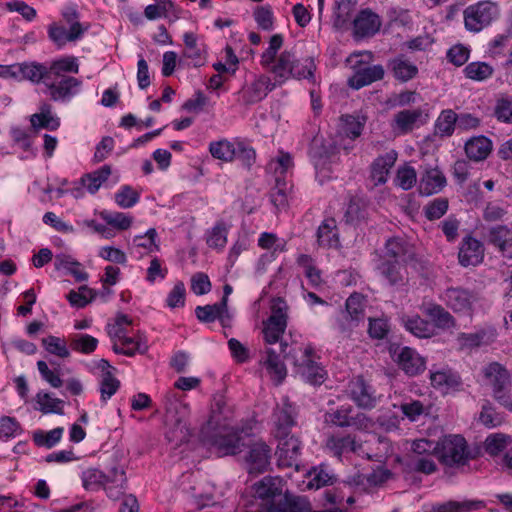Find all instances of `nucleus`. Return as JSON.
Returning a JSON list of instances; mask_svg holds the SVG:
<instances>
[{
  "label": "nucleus",
  "instance_id": "obj_34",
  "mask_svg": "<svg viewBox=\"0 0 512 512\" xmlns=\"http://www.w3.org/2000/svg\"><path fill=\"white\" fill-rule=\"evenodd\" d=\"M457 119L454 110H442L434 123V134L440 138L451 137L457 129Z\"/></svg>",
  "mask_w": 512,
  "mask_h": 512
},
{
  "label": "nucleus",
  "instance_id": "obj_12",
  "mask_svg": "<svg viewBox=\"0 0 512 512\" xmlns=\"http://www.w3.org/2000/svg\"><path fill=\"white\" fill-rule=\"evenodd\" d=\"M164 408L167 417L175 422L179 430L180 441L186 440L190 436V429L186 422L190 411L188 404L183 403L175 394L169 392L164 397Z\"/></svg>",
  "mask_w": 512,
  "mask_h": 512
},
{
  "label": "nucleus",
  "instance_id": "obj_2",
  "mask_svg": "<svg viewBox=\"0 0 512 512\" xmlns=\"http://www.w3.org/2000/svg\"><path fill=\"white\" fill-rule=\"evenodd\" d=\"M83 487L96 491L103 488L109 498L119 499L126 490L127 478L123 467L113 466L107 473L96 468H88L81 475Z\"/></svg>",
  "mask_w": 512,
  "mask_h": 512
},
{
  "label": "nucleus",
  "instance_id": "obj_15",
  "mask_svg": "<svg viewBox=\"0 0 512 512\" xmlns=\"http://www.w3.org/2000/svg\"><path fill=\"white\" fill-rule=\"evenodd\" d=\"M277 465L279 467H295L299 469V457L301 454V442L294 436L278 439Z\"/></svg>",
  "mask_w": 512,
  "mask_h": 512
},
{
  "label": "nucleus",
  "instance_id": "obj_37",
  "mask_svg": "<svg viewBox=\"0 0 512 512\" xmlns=\"http://www.w3.org/2000/svg\"><path fill=\"white\" fill-rule=\"evenodd\" d=\"M47 66L50 79L67 76V73L77 74L79 72V63L74 56L61 57Z\"/></svg>",
  "mask_w": 512,
  "mask_h": 512
},
{
  "label": "nucleus",
  "instance_id": "obj_1",
  "mask_svg": "<svg viewBox=\"0 0 512 512\" xmlns=\"http://www.w3.org/2000/svg\"><path fill=\"white\" fill-rule=\"evenodd\" d=\"M201 441L210 449H214L219 457L236 455L244 446L240 434L226 425H219L213 410L211 417L200 430Z\"/></svg>",
  "mask_w": 512,
  "mask_h": 512
},
{
  "label": "nucleus",
  "instance_id": "obj_59",
  "mask_svg": "<svg viewBox=\"0 0 512 512\" xmlns=\"http://www.w3.org/2000/svg\"><path fill=\"white\" fill-rule=\"evenodd\" d=\"M42 344L50 354L56 355L60 358H67L70 356V352L64 339L50 335L42 339Z\"/></svg>",
  "mask_w": 512,
  "mask_h": 512
},
{
  "label": "nucleus",
  "instance_id": "obj_11",
  "mask_svg": "<svg viewBox=\"0 0 512 512\" xmlns=\"http://www.w3.org/2000/svg\"><path fill=\"white\" fill-rule=\"evenodd\" d=\"M82 81L73 76L52 78L45 82L46 94L53 102L68 103L82 89Z\"/></svg>",
  "mask_w": 512,
  "mask_h": 512
},
{
  "label": "nucleus",
  "instance_id": "obj_7",
  "mask_svg": "<svg viewBox=\"0 0 512 512\" xmlns=\"http://www.w3.org/2000/svg\"><path fill=\"white\" fill-rule=\"evenodd\" d=\"M364 303L360 294L350 295L345 303V309L340 311L336 319L335 329L343 335L350 333L364 321Z\"/></svg>",
  "mask_w": 512,
  "mask_h": 512
},
{
  "label": "nucleus",
  "instance_id": "obj_61",
  "mask_svg": "<svg viewBox=\"0 0 512 512\" xmlns=\"http://www.w3.org/2000/svg\"><path fill=\"white\" fill-rule=\"evenodd\" d=\"M139 198V193L129 185L122 186L115 194V202L124 209L133 207Z\"/></svg>",
  "mask_w": 512,
  "mask_h": 512
},
{
  "label": "nucleus",
  "instance_id": "obj_60",
  "mask_svg": "<svg viewBox=\"0 0 512 512\" xmlns=\"http://www.w3.org/2000/svg\"><path fill=\"white\" fill-rule=\"evenodd\" d=\"M485 506L480 500L449 501L440 507L439 512H463L478 510Z\"/></svg>",
  "mask_w": 512,
  "mask_h": 512
},
{
  "label": "nucleus",
  "instance_id": "obj_56",
  "mask_svg": "<svg viewBox=\"0 0 512 512\" xmlns=\"http://www.w3.org/2000/svg\"><path fill=\"white\" fill-rule=\"evenodd\" d=\"M120 381L115 378L111 371L102 374L100 380V394L102 402L106 403L119 389Z\"/></svg>",
  "mask_w": 512,
  "mask_h": 512
},
{
  "label": "nucleus",
  "instance_id": "obj_27",
  "mask_svg": "<svg viewBox=\"0 0 512 512\" xmlns=\"http://www.w3.org/2000/svg\"><path fill=\"white\" fill-rule=\"evenodd\" d=\"M195 314L200 322L211 323L218 319L223 326H225L231 318L228 312V307H226V300L213 305L197 306Z\"/></svg>",
  "mask_w": 512,
  "mask_h": 512
},
{
  "label": "nucleus",
  "instance_id": "obj_8",
  "mask_svg": "<svg viewBox=\"0 0 512 512\" xmlns=\"http://www.w3.org/2000/svg\"><path fill=\"white\" fill-rule=\"evenodd\" d=\"M363 56H366L368 60L372 58L371 53L354 54L350 58L351 60H356L352 66L354 74L348 79V85L356 90L370 85L375 81L382 80L385 73L382 65H368L364 60H358L359 57Z\"/></svg>",
  "mask_w": 512,
  "mask_h": 512
},
{
  "label": "nucleus",
  "instance_id": "obj_24",
  "mask_svg": "<svg viewBox=\"0 0 512 512\" xmlns=\"http://www.w3.org/2000/svg\"><path fill=\"white\" fill-rule=\"evenodd\" d=\"M354 34L358 37H369L377 33L381 27L380 17L371 10L360 11L353 21Z\"/></svg>",
  "mask_w": 512,
  "mask_h": 512
},
{
  "label": "nucleus",
  "instance_id": "obj_5",
  "mask_svg": "<svg viewBox=\"0 0 512 512\" xmlns=\"http://www.w3.org/2000/svg\"><path fill=\"white\" fill-rule=\"evenodd\" d=\"M289 356L293 358L296 372L307 383L321 385L326 379V370L317 361V355L311 345L293 349Z\"/></svg>",
  "mask_w": 512,
  "mask_h": 512
},
{
  "label": "nucleus",
  "instance_id": "obj_42",
  "mask_svg": "<svg viewBox=\"0 0 512 512\" xmlns=\"http://www.w3.org/2000/svg\"><path fill=\"white\" fill-rule=\"evenodd\" d=\"M110 175L111 167L109 165H104L99 169L82 176L80 184L85 187L89 193L95 194L101 185L108 180Z\"/></svg>",
  "mask_w": 512,
  "mask_h": 512
},
{
  "label": "nucleus",
  "instance_id": "obj_10",
  "mask_svg": "<svg viewBox=\"0 0 512 512\" xmlns=\"http://www.w3.org/2000/svg\"><path fill=\"white\" fill-rule=\"evenodd\" d=\"M287 327V304L281 299L273 300L271 315L263 322L264 340L268 344H275L282 338Z\"/></svg>",
  "mask_w": 512,
  "mask_h": 512
},
{
  "label": "nucleus",
  "instance_id": "obj_57",
  "mask_svg": "<svg viewBox=\"0 0 512 512\" xmlns=\"http://www.w3.org/2000/svg\"><path fill=\"white\" fill-rule=\"evenodd\" d=\"M63 431L62 427L54 428L48 432L38 431L34 433L33 440L38 446L52 448L61 440Z\"/></svg>",
  "mask_w": 512,
  "mask_h": 512
},
{
  "label": "nucleus",
  "instance_id": "obj_29",
  "mask_svg": "<svg viewBox=\"0 0 512 512\" xmlns=\"http://www.w3.org/2000/svg\"><path fill=\"white\" fill-rule=\"evenodd\" d=\"M446 305L455 312H468L472 307L474 296L462 288H449L444 293Z\"/></svg>",
  "mask_w": 512,
  "mask_h": 512
},
{
  "label": "nucleus",
  "instance_id": "obj_49",
  "mask_svg": "<svg viewBox=\"0 0 512 512\" xmlns=\"http://www.w3.org/2000/svg\"><path fill=\"white\" fill-rule=\"evenodd\" d=\"M69 343L72 350L90 354L97 348L98 340L89 334H75L69 338Z\"/></svg>",
  "mask_w": 512,
  "mask_h": 512
},
{
  "label": "nucleus",
  "instance_id": "obj_18",
  "mask_svg": "<svg viewBox=\"0 0 512 512\" xmlns=\"http://www.w3.org/2000/svg\"><path fill=\"white\" fill-rule=\"evenodd\" d=\"M415 258V251L413 245L403 238L394 237L387 240L385 244V252L383 261H393L402 264H407Z\"/></svg>",
  "mask_w": 512,
  "mask_h": 512
},
{
  "label": "nucleus",
  "instance_id": "obj_53",
  "mask_svg": "<svg viewBox=\"0 0 512 512\" xmlns=\"http://www.w3.org/2000/svg\"><path fill=\"white\" fill-rule=\"evenodd\" d=\"M209 151L214 158L225 162L232 161L236 155V148L228 140L211 142Z\"/></svg>",
  "mask_w": 512,
  "mask_h": 512
},
{
  "label": "nucleus",
  "instance_id": "obj_33",
  "mask_svg": "<svg viewBox=\"0 0 512 512\" xmlns=\"http://www.w3.org/2000/svg\"><path fill=\"white\" fill-rule=\"evenodd\" d=\"M184 56L190 59L194 66H202L206 60L205 46L199 43L194 33L187 32L183 36Z\"/></svg>",
  "mask_w": 512,
  "mask_h": 512
},
{
  "label": "nucleus",
  "instance_id": "obj_52",
  "mask_svg": "<svg viewBox=\"0 0 512 512\" xmlns=\"http://www.w3.org/2000/svg\"><path fill=\"white\" fill-rule=\"evenodd\" d=\"M36 402L39 405V410L44 414L55 413L63 415V400L53 398L49 393H38L36 395Z\"/></svg>",
  "mask_w": 512,
  "mask_h": 512
},
{
  "label": "nucleus",
  "instance_id": "obj_25",
  "mask_svg": "<svg viewBox=\"0 0 512 512\" xmlns=\"http://www.w3.org/2000/svg\"><path fill=\"white\" fill-rule=\"evenodd\" d=\"M423 111L421 109H405L397 112L392 120V129L398 134L411 132L418 123H422Z\"/></svg>",
  "mask_w": 512,
  "mask_h": 512
},
{
  "label": "nucleus",
  "instance_id": "obj_4",
  "mask_svg": "<svg viewBox=\"0 0 512 512\" xmlns=\"http://www.w3.org/2000/svg\"><path fill=\"white\" fill-rule=\"evenodd\" d=\"M270 71L274 74L279 84L295 79H310L316 68L312 58L298 59L291 51H283L271 64Z\"/></svg>",
  "mask_w": 512,
  "mask_h": 512
},
{
  "label": "nucleus",
  "instance_id": "obj_40",
  "mask_svg": "<svg viewBox=\"0 0 512 512\" xmlns=\"http://www.w3.org/2000/svg\"><path fill=\"white\" fill-rule=\"evenodd\" d=\"M326 447L337 457L347 452H357L361 445L357 444L350 435H332L327 439Z\"/></svg>",
  "mask_w": 512,
  "mask_h": 512
},
{
  "label": "nucleus",
  "instance_id": "obj_31",
  "mask_svg": "<svg viewBox=\"0 0 512 512\" xmlns=\"http://www.w3.org/2000/svg\"><path fill=\"white\" fill-rule=\"evenodd\" d=\"M492 150L491 140L483 135L472 137L465 143L467 157L474 161L486 159Z\"/></svg>",
  "mask_w": 512,
  "mask_h": 512
},
{
  "label": "nucleus",
  "instance_id": "obj_19",
  "mask_svg": "<svg viewBox=\"0 0 512 512\" xmlns=\"http://www.w3.org/2000/svg\"><path fill=\"white\" fill-rule=\"evenodd\" d=\"M486 241L507 259H512V230L507 225H495L487 230Z\"/></svg>",
  "mask_w": 512,
  "mask_h": 512
},
{
  "label": "nucleus",
  "instance_id": "obj_28",
  "mask_svg": "<svg viewBox=\"0 0 512 512\" xmlns=\"http://www.w3.org/2000/svg\"><path fill=\"white\" fill-rule=\"evenodd\" d=\"M397 160V153L391 150L383 155H379L371 164V178L375 185L385 184L387 182L390 169Z\"/></svg>",
  "mask_w": 512,
  "mask_h": 512
},
{
  "label": "nucleus",
  "instance_id": "obj_58",
  "mask_svg": "<svg viewBox=\"0 0 512 512\" xmlns=\"http://www.w3.org/2000/svg\"><path fill=\"white\" fill-rule=\"evenodd\" d=\"M292 166L293 161L291 155L289 153L280 152L276 158L268 163L267 168L269 171L273 172L276 177L284 178V175Z\"/></svg>",
  "mask_w": 512,
  "mask_h": 512
},
{
  "label": "nucleus",
  "instance_id": "obj_22",
  "mask_svg": "<svg viewBox=\"0 0 512 512\" xmlns=\"http://www.w3.org/2000/svg\"><path fill=\"white\" fill-rule=\"evenodd\" d=\"M446 185V177L437 167H425L419 182L421 195L430 196L440 192Z\"/></svg>",
  "mask_w": 512,
  "mask_h": 512
},
{
  "label": "nucleus",
  "instance_id": "obj_46",
  "mask_svg": "<svg viewBox=\"0 0 512 512\" xmlns=\"http://www.w3.org/2000/svg\"><path fill=\"white\" fill-rule=\"evenodd\" d=\"M351 412V406H341L334 412L329 413L328 418L331 423L339 427L358 426V422L360 423L365 417L363 414H358L357 417H352L350 415Z\"/></svg>",
  "mask_w": 512,
  "mask_h": 512
},
{
  "label": "nucleus",
  "instance_id": "obj_54",
  "mask_svg": "<svg viewBox=\"0 0 512 512\" xmlns=\"http://www.w3.org/2000/svg\"><path fill=\"white\" fill-rule=\"evenodd\" d=\"M458 341L463 348H476L489 344L492 338L486 331L480 330L474 333H461L458 336Z\"/></svg>",
  "mask_w": 512,
  "mask_h": 512
},
{
  "label": "nucleus",
  "instance_id": "obj_16",
  "mask_svg": "<svg viewBox=\"0 0 512 512\" xmlns=\"http://www.w3.org/2000/svg\"><path fill=\"white\" fill-rule=\"evenodd\" d=\"M13 78L39 84L49 80L48 66L36 61L12 64Z\"/></svg>",
  "mask_w": 512,
  "mask_h": 512
},
{
  "label": "nucleus",
  "instance_id": "obj_13",
  "mask_svg": "<svg viewBox=\"0 0 512 512\" xmlns=\"http://www.w3.org/2000/svg\"><path fill=\"white\" fill-rule=\"evenodd\" d=\"M391 354L399 368L408 376H416L424 372L426 368L425 359L410 347H394L391 348Z\"/></svg>",
  "mask_w": 512,
  "mask_h": 512
},
{
  "label": "nucleus",
  "instance_id": "obj_63",
  "mask_svg": "<svg viewBox=\"0 0 512 512\" xmlns=\"http://www.w3.org/2000/svg\"><path fill=\"white\" fill-rule=\"evenodd\" d=\"M448 210V200L445 198H436L424 207V213L428 220L440 219Z\"/></svg>",
  "mask_w": 512,
  "mask_h": 512
},
{
  "label": "nucleus",
  "instance_id": "obj_14",
  "mask_svg": "<svg viewBox=\"0 0 512 512\" xmlns=\"http://www.w3.org/2000/svg\"><path fill=\"white\" fill-rule=\"evenodd\" d=\"M275 87L276 83H273L268 76H257L252 81L246 82L239 91L240 101L247 106L256 104L262 101Z\"/></svg>",
  "mask_w": 512,
  "mask_h": 512
},
{
  "label": "nucleus",
  "instance_id": "obj_30",
  "mask_svg": "<svg viewBox=\"0 0 512 512\" xmlns=\"http://www.w3.org/2000/svg\"><path fill=\"white\" fill-rule=\"evenodd\" d=\"M378 271L391 286H403L407 281L405 264L393 261H381Z\"/></svg>",
  "mask_w": 512,
  "mask_h": 512
},
{
  "label": "nucleus",
  "instance_id": "obj_6",
  "mask_svg": "<svg viewBox=\"0 0 512 512\" xmlns=\"http://www.w3.org/2000/svg\"><path fill=\"white\" fill-rule=\"evenodd\" d=\"M484 381L492 390L494 399L504 408L512 411L511 376L498 362L483 368Z\"/></svg>",
  "mask_w": 512,
  "mask_h": 512
},
{
  "label": "nucleus",
  "instance_id": "obj_17",
  "mask_svg": "<svg viewBox=\"0 0 512 512\" xmlns=\"http://www.w3.org/2000/svg\"><path fill=\"white\" fill-rule=\"evenodd\" d=\"M349 395L357 406L364 409H372L377 404L374 388L361 376L354 378L350 382Z\"/></svg>",
  "mask_w": 512,
  "mask_h": 512
},
{
  "label": "nucleus",
  "instance_id": "obj_36",
  "mask_svg": "<svg viewBox=\"0 0 512 512\" xmlns=\"http://www.w3.org/2000/svg\"><path fill=\"white\" fill-rule=\"evenodd\" d=\"M262 363L275 383L277 385L282 383L287 375V370L280 356L269 348L266 350V357Z\"/></svg>",
  "mask_w": 512,
  "mask_h": 512
},
{
  "label": "nucleus",
  "instance_id": "obj_45",
  "mask_svg": "<svg viewBox=\"0 0 512 512\" xmlns=\"http://www.w3.org/2000/svg\"><path fill=\"white\" fill-rule=\"evenodd\" d=\"M41 112L33 114L30 122L33 128H45L49 130H56L60 126L59 118L51 114V106L43 104L40 108Z\"/></svg>",
  "mask_w": 512,
  "mask_h": 512
},
{
  "label": "nucleus",
  "instance_id": "obj_55",
  "mask_svg": "<svg viewBox=\"0 0 512 512\" xmlns=\"http://www.w3.org/2000/svg\"><path fill=\"white\" fill-rule=\"evenodd\" d=\"M253 17L261 30L271 31L274 29L275 18L270 5L257 6L253 11Z\"/></svg>",
  "mask_w": 512,
  "mask_h": 512
},
{
  "label": "nucleus",
  "instance_id": "obj_39",
  "mask_svg": "<svg viewBox=\"0 0 512 512\" xmlns=\"http://www.w3.org/2000/svg\"><path fill=\"white\" fill-rule=\"evenodd\" d=\"M402 323L406 330L418 338H429L435 334L432 323L419 315L403 317Z\"/></svg>",
  "mask_w": 512,
  "mask_h": 512
},
{
  "label": "nucleus",
  "instance_id": "obj_3",
  "mask_svg": "<svg viewBox=\"0 0 512 512\" xmlns=\"http://www.w3.org/2000/svg\"><path fill=\"white\" fill-rule=\"evenodd\" d=\"M435 453L440 463L445 467V473L450 470L463 469L472 459L471 451L461 435H447L435 444Z\"/></svg>",
  "mask_w": 512,
  "mask_h": 512
},
{
  "label": "nucleus",
  "instance_id": "obj_43",
  "mask_svg": "<svg viewBox=\"0 0 512 512\" xmlns=\"http://www.w3.org/2000/svg\"><path fill=\"white\" fill-rule=\"evenodd\" d=\"M355 11V2L352 0L336 1L333 11V26L336 29H343L351 20Z\"/></svg>",
  "mask_w": 512,
  "mask_h": 512
},
{
  "label": "nucleus",
  "instance_id": "obj_64",
  "mask_svg": "<svg viewBox=\"0 0 512 512\" xmlns=\"http://www.w3.org/2000/svg\"><path fill=\"white\" fill-rule=\"evenodd\" d=\"M227 243V228L224 223H217L207 237V244L211 248L221 249Z\"/></svg>",
  "mask_w": 512,
  "mask_h": 512
},
{
  "label": "nucleus",
  "instance_id": "obj_38",
  "mask_svg": "<svg viewBox=\"0 0 512 512\" xmlns=\"http://www.w3.org/2000/svg\"><path fill=\"white\" fill-rule=\"evenodd\" d=\"M424 314L433 322V328L450 329L455 326L454 317L441 305L431 304L425 307Z\"/></svg>",
  "mask_w": 512,
  "mask_h": 512
},
{
  "label": "nucleus",
  "instance_id": "obj_20",
  "mask_svg": "<svg viewBox=\"0 0 512 512\" xmlns=\"http://www.w3.org/2000/svg\"><path fill=\"white\" fill-rule=\"evenodd\" d=\"M245 459L250 474L263 473L270 465L271 448L264 442H256L249 447Z\"/></svg>",
  "mask_w": 512,
  "mask_h": 512
},
{
  "label": "nucleus",
  "instance_id": "obj_9",
  "mask_svg": "<svg viewBox=\"0 0 512 512\" xmlns=\"http://www.w3.org/2000/svg\"><path fill=\"white\" fill-rule=\"evenodd\" d=\"M498 14V7L490 1L470 5L464 10L465 28L470 32H479L490 25Z\"/></svg>",
  "mask_w": 512,
  "mask_h": 512
},
{
  "label": "nucleus",
  "instance_id": "obj_62",
  "mask_svg": "<svg viewBox=\"0 0 512 512\" xmlns=\"http://www.w3.org/2000/svg\"><path fill=\"white\" fill-rule=\"evenodd\" d=\"M100 216L107 224L119 230H126L132 224V217L125 213L102 211Z\"/></svg>",
  "mask_w": 512,
  "mask_h": 512
},
{
  "label": "nucleus",
  "instance_id": "obj_51",
  "mask_svg": "<svg viewBox=\"0 0 512 512\" xmlns=\"http://www.w3.org/2000/svg\"><path fill=\"white\" fill-rule=\"evenodd\" d=\"M291 187L285 178H280L279 176L275 178V187L271 190L270 199L277 208L286 206Z\"/></svg>",
  "mask_w": 512,
  "mask_h": 512
},
{
  "label": "nucleus",
  "instance_id": "obj_41",
  "mask_svg": "<svg viewBox=\"0 0 512 512\" xmlns=\"http://www.w3.org/2000/svg\"><path fill=\"white\" fill-rule=\"evenodd\" d=\"M54 265L57 270H66L76 281L82 282L88 279V274L83 270L81 263L69 255L57 254Z\"/></svg>",
  "mask_w": 512,
  "mask_h": 512
},
{
  "label": "nucleus",
  "instance_id": "obj_48",
  "mask_svg": "<svg viewBox=\"0 0 512 512\" xmlns=\"http://www.w3.org/2000/svg\"><path fill=\"white\" fill-rule=\"evenodd\" d=\"M97 296V292L86 285L79 287L77 291L71 290L66 298L70 305L75 308H83Z\"/></svg>",
  "mask_w": 512,
  "mask_h": 512
},
{
  "label": "nucleus",
  "instance_id": "obj_50",
  "mask_svg": "<svg viewBox=\"0 0 512 512\" xmlns=\"http://www.w3.org/2000/svg\"><path fill=\"white\" fill-rule=\"evenodd\" d=\"M341 129L340 133L350 140L358 138L363 130L364 121H361L358 117L352 115H345L341 117Z\"/></svg>",
  "mask_w": 512,
  "mask_h": 512
},
{
  "label": "nucleus",
  "instance_id": "obj_47",
  "mask_svg": "<svg viewBox=\"0 0 512 512\" xmlns=\"http://www.w3.org/2000/svg\"><path fill=\"white\" fill-rule=\"evenodd\" d=\"M466 78L473 81H485L494 73V68L486 62H471L463 70Z\"/></svg>",
  "mask_w": 512,
  "mask_h": 512
},
{
  "label": "nucleus",
  "instance_id": "obj_21",
  "mask_svg": "<svg viewBox=\"0 0 512 512\" xmlns=\"http://www.w3.org/2000/svg\"><path fill=\"white\" fill-rule=\"evenodd\" d=\"M458 259L463 267L480 264L484 259L482 242L472 236L464 237L459 248Z\"/></svg>",
  "mask_w": 512,
  "mask_h": 512
},
{
  "label": "nucleus",
  "instance_id": "obj_26",
  "mask_svg": "<svg viewBox=\"0 0 512 512\" xmlns=\"http://www.w3.org/2000/svg\"><path fill=\"white\" fill-rule=\"evenodd\" d=\"M275 417V437L283 439L289 436L290 429L295 425L294 408L290 403L284 402L277 407Z\"/></svg>",
  "mask_w": 512,
  "mask_h": 512
},
{
  "label": "nucleus",
  "instance_id": "obj_23",
  "mask_svg": "<svg viewBox=\"0 0 512 512\" xmlns=\"http://www.w3.org/2000/svg\"><path fill=\"white\" fill-rule=\"evenodd\" d=\"M430 381L431 385L442 393L457 390L462 384L459 374L450 368L431 370Z\"/></svg>",
  "mask_w": 512,
  "mask_h": 512
},
{
  "label": "nucleus",
  "instance_id": "obj_35",
  "mask_svg": "<svg viewBox=\"0 0 512 512\" xmlns=\"http://www.w3.org/2000/svg\"><path fill=\"white\" fill-rule=\"evenodd\" d=\"M318 244L326 248L339 246V235L336 221L333 218L325 219L317 230Z\"/></svg>",
  "mask_w": 512,
  "mask_h": 512
},
{
  "label": "nucleus",
  "instance_id": "obj_44",
  "mask_svg": "<svg viewBox=\"0 0 512 512\" xmlns=\"http://www.w3.org/2000/svg\"><path fill=\"white\" fill-rule=\"evenodd\" d=\"M389 67L391 68L394 77L402 82L412 79L418 72L417 66L405 59L403 56H399L391 60Z\"/></svg>",
  "mask_w": 512,
  "mask_h": 512
},
{
  "label": "nucleus",
  "instance_id": "obj_32",
  "mask_svg": "<svg viewBox=\"0 0 512 512\" xmlns=\"http://www.w3.org/2000/svg\"><path fill=\"white\" fill-rule=\"evenodd\" d=\"M282 478L265 476L254 484V494L262 500H269L282 493Z\"/></svg>",
  "mask_w": 512,
  "mask_h": 512
}]
</instances>
